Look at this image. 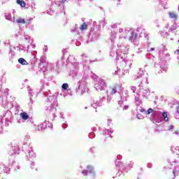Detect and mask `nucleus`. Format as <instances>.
I'll return each mask as SVG.
<instances>
[{
	"label": "nucleus",
	"mask_w": 179,
	"mask_h": 179,
	"mask_svg": "<svg viewBox=\"0 0 179 179\" xmlns=\"http://www.w3.org/2000/svg\"><path fill=\"white\" fill-rule=\"evenodd\" d=\"M173 176H179V171H173Z\"/></svg>",
	"instance_id": "ddd939ff"
},
{
	"label": "nucleus",
	"mask_w": 179,
	"mask_h": 179,
	"mask_svg": "<svg viewBox=\"0 0 179 179\" xmlns=\"http://www.w3.org/2000/svg\"><path fill=\"white\" fill-rule=\"evenodd\" d=\"M177 113L179 114V106L177 107Z\"/></svg>",
	"instance_id": "f3484780"
},
{
	"label": "nucleus",
	"mask_w": 179,
	"mask_h": 179,
	"mask_svg": "<svg viewBox=\"0 0 179 179\" xmlns=\"http://www.w3.org/2000/svg\"><path fill=\"white\" fill-rule=\"evenodd\" d=\"M68 87H69V86L68 85V83H64L62 85V88L63 89V90H66Z\"/></svg>",
	"instance_id": "9b49d317"
},
{
	"label": "nucleus",
	"mask_w": 179,
	"mask_h": 179,
	"mask_svg": "<svg viewBox=\"0 0 179 179\" xmlns=\"http://www.w3.org/2000/svg\"><path fill=\"white\" fill-rule=\"evenodd\" d=\"M110 94L112 96H114V94L117 93V91L118 90V89H120V85L115 84L113 87H110Z\"/></svg>",
	"instance_id": "f257e3e1"
},
{
	"label": "nucleus",
	"mask_w": 179,
	"mask_h": 179,
	"mask_svg": "<svg viewBox=\"0 0 179 179\" xmlns=\"http://www.w3.org/2000/svg\"><path fill=\"white\" fill-rule=\"evenodd\" d=\"M176 29H177V27H174V26H172L171 27V31H173V30H176Z\"/></svg>",
	"instance_id": "4468645a"
},
{
	"label": "nucleus",
	"mask_w": 179,
	"mask_h": 179,
	"mask_svg": "<svg viewBox=\"0 0 179 179\" xmlns=\"http://www.w3.org/2000/svg\"><path fill=\"white\" fill-rule=\"evenodd\" d=\"M16 2L18 5H20V6H22V8L26 7V3L24 2V1L17 0Z\"/></svg>",
	"instance_id": "39448f33"
},
{
	"label": "nucleus",
	"mask_w": 179,
	"mask_h": 179,
	"mask_svg": "<svg viewBox=\"0 0 179 179\" xmlns=\"http://www.w3.org/2000/svg\"><path fill=\"white\" fill-rule=\"evenodd\" d=\"M17 23H21L22 24H24L26 23V21L23 18H18L15 20Z\"/></svg>",
	"instance_id": "6e6552de"
},
{
	"label": "nucleus",
	"mask_w": 179,
	"mask_h": 179,
	"mask_svg": "<svg viewBox=\"0 0 179 179\" xmlns=\"http://www.w3.org/2000/svg\"><path fill=\"white\" fill-rule=\"evenodd\" d=\"M175 134H176V135H178V131H176Z\"/></svg>",
	"instance_id": "a211bd4d"
},
{
	"label": "nucleus",
	"mask_w": 179,
	"mask_h": 179,
	"mask_svg": "<svg viewBox=\"0 0 179 179\" xmlns=\"http://www.w3.org/2000/svg\"><path fill=\"white\" fill-rule=\"evenodd\" d=\"M62 3H65V2H66V0H62Z\"/></svg>",
	"instance_id": "dca6fc26"
},
{
	"label": "nucleus",
	"mask_w": 179,
	"mask_h": 179,
	"mask_svg": "<svg viewBox=\"0 0 179 179\" xmlns=\"http://www.w3.org/2000/svg\"><path fill=\"white\" fill-rule=\"evenodd\" d=\"M169 16L170 17H171V19H177V17H178V15H177V14L173 12L169 13Z\"/></svg>",
	"instance_id": "423d86ee"
},
{
	"label": "nucleus",
	"mask_w": 179,
	"mask_h": 179,
	"mask_svg": "<svg viewBox=\"0 0 179 179\" xmlns=\"http://www.w3.org/2000/svg\"><path fill=\"white\" fill-rule=\"evenodd\" d=\"M173 128H174V126H173V125H171V126L169 127V129H173Z\"/></svg>",
	"instance_id": "2eb2a0df"
},
{
	"label": "nucleus",
	"mask_w": 179,
	"mask_h": 179,
	"mask_svg": "<svg viewBox=\"0 0 179 179\" xmlns=\"http://www.w3.org/2000/svg\"><path fill=\"white\" fill-rule=\"evenodd\" d=\"M162 116L164 117V121L167 122V121H169V117H167V113L166 112L163 113Z\"/></svg>",
	"instance_id": "9d476101"
},
{
	"label": "nucleus",
	"mask_w": 179,
	"mask_h": 179,
	"mask_svg": "<svg viewBox=\"0 0 179 179\" xmlns=\"http://www.w3.org/2000/svg\"><path fill=\"white\" fill-rule=\"evenodd\" d=\"M108 121H110V122H111L112 120H108Z\"/></svg>",
	"instance_id": "6ab92c4d"
},
{
	"label": "nucleus",
	"mask_w": 179,
	"mask_h": 179,
	"mask_svg": "<svg viewBox=\"0 0 179 179\" xmlns=\"http://www.w3.org/2000/svg\"><path fill=\"white\" fill-rule=\"evenodd\" d=\"M87 169H88V171L87 170H84L83 171V174H84V176H87V173H93L92 166H88Z\"/></svg>",
	"instance_id": "20e7f679"
},
{
	"label": "nucleus",
	"mask_w": 179,
	"mask_h": 179,
	"mask_svg": "<svg viewBox=\"0 0 179 179\" xmlns=\"http://www.w3.org/2000/svg\"><path fill=\"white\" fill-rule=\"evenodd\" d=\"M153 111H155V110H153V109L149 108L148 110V113H147L148 115H149L150 114H152V113H153Z\"/></svg>",
	"instance_id": "f8f14e48"
},
{
	"label": "nucleus",
	"mask_w": 179,
	"mask_h": 179,
	"mask_svg": "<svg viewBox=\"0 0 179 179\" xmlns=\"http://www.w3.org/2000/svg\"><path fill=\"white\" fill-rule=\"evenodd\" d=\"M20 116L22 120H24V121H27V120H29V114H27L26 112L21 113Z\"/></svg>",
	"instance_id": "7ed1b4c3"
},
{
	"label": "nucleus",
	"mask_w": 179,
	"mask_h": 179,
	"mask_svg": "<svg viewBox=\"0 0 179 179\" xmlns=\"http://www.w3.org/2000/svg\"><path fill=\"white\" fill-rule=\"evenodd\" d=\"M80 30H87V24L84 22L80 27Z\"/></svg>",
	"instance_id": "1a4fd4ad"
},
{
	"label": "nucleus",
	"mask_w": 179,
	"mask_h": 179,
	"mask_svg": "<svg viewBox=\"0 0 179 179\" xmlns=\"http://www.w3.org/2000/svg\"><path fill=\"white\" fill-rule=\"evenodd\" d=\"M18 62L20 64H21L22 65H27V62H26V60L23 58H20L18 59Z\"/></svg>",
	"instance_id": "0eeeda50"
},
{
	"label": "nucleus",
	"mask_w": 179,
	"mask_h": 179,
	"mask_svg": "<svg viewBox=\"0 0 179 179\" xmlns=\"http://www.w3.org/2000/svg\"><path fill=\"white\" fill-rule=\"evenodd\" d=\"M136 37H138V35L136 34H135V32H131V36L129 37V40L131 43H134L135 40H136Z\"/></svg>",
	"instance_id": "f03ea898"
}]
</instances>
